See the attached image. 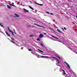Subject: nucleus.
I'll use <instances>...</instances> for the list:
<instances>
[{
  "mask_svg": "<svg viewBox=\"0 0 77 77\" xmlns=\"http://www.w3.org/2000/svg\"><path fill=\"white\" fill-rule=\"evenodd\" d=\"M34 25H36L37 26H38V27H43V28H44L45 29V27H44V26H40L39 25H38L36 23L34 24Z\"/></svg>",
  "mask_w": 77,
  "mask_h": 77,
  "instance_id": "obj_1",
  "label": "nucleus"
},
{
  "mask_svg": "<svg viewBox=\"0 0 77 77\" xmlns=\"http://www.w3.org/2000/svg\"><path fill=\"white\" fill-rule=\"evenodd\" d=\"M34 3L36 4L37 5H40V6H43V4H39V3H37L36 2H34Z\"/></svg>",
  "mask_w": 77,
  "mask_h": 77,
  "instance_id": "obj_2",
  "label": "nucleus"
},
{
  "mask_svg": "<svg viewBox=\"0 0 77 77\" xmlns=\"http://www.w3.org/2000/svg\"><path fill=\"white\" fill-rule=\"evenodd\" d=\"M38 57V58H39L40 57L44 58V57H48V56H41V57Z\"/></svg>",
  "mask_w": 77,
  "mask_h": 77,
  "instance_id": "obj_3",
  "label": "nucleus"
},
{
  "mask_svg": "<svg viewBox=\"0 0 77 77\" xmlns=\"http://www.w3.org/2000/svg\"><path fill=\"white\" fill-rule=\"evenodd\" d=\"M43 36H44V35H43V34H40L39 35V37L40 38H42V37H43Z\"/></svg>",
  "mask_w": 77,
  "mask_h": 77,
  "instance_id": "obj_4",
  "label": "nucleus"
},
{
  "mask_svg": "<svg viewBox=\"0 0 77 77\" xmlns=\"http://www.w3.org/2000/svg\"><path fill=\"white\" fill-rule=\"evenodd\" d=\"M5 32L6 33L7 35H8V36H9V37H10V36H11V35H10L9 34H8V32H7L5 31Z\"/></svg>",
  "mask_w": 77,
  "mask_h": 77,
  "instance_id": "obj_5",
  "label": "nucleus"
},
{
  "mask_svg": "<svg viewBox=\"0 0 77 77\" xmlns=\"http://www.w3.org/2000/svg\"><path fill=\"white\" fill-rule=\"evenodd\" d=\"M51 36H52V37H53V38H55V39H59L57 38L56 37H55L52 35H51Z\"/></svg>",
  "mask_w": 77,
  "mask_h": 77,
  "instance_id": "obj_6",
  "label": "nucleus"
},
{
  "mask_svg": "<svg viewBox=\"0 0 77 77\" xmlns=\"http://www.w3.org/2000/svg\"><path fill=\"white\" fill-rule=\"evenodd\" d=\"M8 9H11V7H10V6H9V5H7V6Z\"/></svg>",
  "mask_w": 77,
  "mask_h": 77,
  "instance_id": "obj_7",
  "label": "nucleus"
},
{
  "mask_svg": "<svg viewBox=\"0 0 77 77\" xmlns=\"http://www.w3.org/2000/svg\"><path fill=\"white\" fill-rule=\"evenodd\" d=\"M23 10L25 11V12H29V11L25 9V8L23 9Z\"/></svg>",
  "mask_w": 77,
  "mask_h": 77,
  "instance_id": "obj_8",
  "label": "nucleus"
},
{
  "mask_svg": "<svg viewBox=\"0 0 77 77\" xmlns=\"http://www.w3.org/2000/svg\"><path fill=\"white\" fill-rule=\"evenodd\" d=\"M15 15L16 16H15V17H19V15L16 14H15Z\"/></svg>",
  "mask_w": 77,
  "mask_h": 77,
  "instance_id": "obj_9",
  "label": "nucleus"
},
{
  "mask_svg": "<svg viewBox=\"0 0 77 77\" xmlns=\"http://www.w3.org/2000/svg\"><path fill=\"white\" fill-rule=\"evenodd\" d=\"M8 29L10 32H12V31H11V30L10 29H9V27H8Z\"/></svg>",
  "mask_w": 77,
  "mask_h": 77,
  "instance_id": "obj_10",
  "label": "nucleus"
},
{
  "mask_svg": "<svg viewBox=\"0 0 77 77\" xmlns=\"http://www.w3.org/2000/svg\"><path fill=\"white\" fill-rule=\"evenodd\" d=\"M57 31H58V32H60V33H62V32H61V31H60V30L59 29H57Z\"/></svg>",
  "mask_w": 77,
  "mask_h": 77,
  "instance_id": "obj_11",
  "label": "nucleus"
},
{
  "mask_svg": "<svg viewBox=\"0 0 77 77\" xmlns=\"http://www.w3.org/2000/svg\"><path fill=\"white\" fill-rule=\"evenodd\" d=\"M66 66H67V67H68V68L69 69H70V66H69V65H68V64H67L66 65Z\"/></svg>",
  "mask_w": 77,
  "mask_h": 77,
  "instance_id": "obj_12",
  "label": "nucleus"
},
{
  "mask_svg": "<svg viewBox=\"0 0 77 77\" xmlns=\"http://www.w3.org/2000/svg\"><path fill=\"white\" fill-rule=\"evenodd\" d=\"M53 57V59H57V60H58V63H59V60H58V59H57V58L55 57Z\"/></svg>",
  "mask_w": 77,
  "mask_h": 77,
  "instance_id": "obj_13",
  "label": "nucleus"
},
{
  "mask_svg": "<svg viewBox=\"0 0 77 77\" xmlns=\"http://www.w3.org/2000/svg\"><path fill=\"white\" fill-rule=\"evenodd\" d=\"M38 51H39L40 52H41L42 53H44V51L41 50L40 49L38 50Z\"/></svg>",
  "mask_w": 77,
  "mask_h": 77,
  "instance_id": "obj_14",
  "label": "nucleus"
},
{
  "mask_svg": "<svg viewBox=\"0 0 77 77\" xmlns=\"http://www.w3.org/2000/svg\"><path fill=\"white\" fill-rule=\"evenodd\" d=\"M63 73L64 74H66V73H65V70H63Z\"/></svg>",
  "mask_w": 77,
  "mask_h": 77,
  "instance_id": "obj_15",
  "label": "nucleus"
},
{
  "mask_svg": "<svg viewBox=\"0 0 77 77\" xmlns=\"http://www.w3.org/2000/svg\"><path fill=\"white\" fill-rule=\"evenodd\" d=\"M37 40V41H40V39L39 38H38Z\"/></svg>",
  "mask_w": 77,
  "mask_h": 77,
  "instance_id": "obj_16",
  "label": "nucleus"
},
{
  "mask_svg": "<svg viewBox=\"0 0 77 77\" xmlns=\"http://www.w3.org/2000/svg\"><path fill=\"white\" fill-rule=\"evenodd\" d=\"M46 13H47V14H50V13H49V12L46 11Z\"/></svg>",
  "mask_w": 77,
  "mask_h": 77,
  "instance_id": "obj_17",
  "label": "nucleus"
},
{
  "mask_svg": "<svg viewBox=\"0 0 77 77\" xmlns=\"http://www.w3.org/2000/svg\"><path fill=\"white\" fill-rule=\"evenodd\" d=\"M11 41V42H13V44H15V42H14V41Z\"/></svg>",
  "mask_w": 77,
  "mask_h": 77,
  "instance_id": "obj_18",
  "label": "nucleus"
},
{
  "mask_svg": "<svg viewBox=\"0 0 77 77\" xmlns=\"http://www.w3.org/2000/svg\"><path fill=\"white\" fill-rule=\"evenodd\" d=\"M29 36L30 37H33V35H29Z\"/></svg>",
  "mask_w": 77,
  "mask_h": 77,
  "instance_id": "obj_19",
  "label": "nucleus"
},
{
  "mask_svg": "<svg viewBox=\"0 0 77 77\" xmlns=\"http://www.w3.org/2000/svg\"><path fill=\"white\" fill-rule=\"evenodd\" d=\"M57 56V57H58V58H59L60 59V57H59V56Z\"/></svg>",
  "mask_w": 77,
  "mask_h": 77,
  "instance_id": "obj_20",
  "label": "nucleus"
},
{
  "mask_svg": "<svg viewBox=\"0 0 77 77\" xmlns=\"http://www.w3.org/2000/svg\"><path fill=\"white\" fill-rule=\"evenodd\" d=\"M0 26H1V27H3V25H2V24L0 23Z\"/></svg>",
  "mask_w": 77,
  "mask_h": 77,
  "instance_id": "obj_21",
  "label": "nucleus"
},
{
  "mask_svg": "<svg viewBox=\"0 0 77 77\" xmlns=\"http://www.w3.org/2000/svg\"><path fill=\"white\" fill-rule=\"evenodd\" d=\"M8 4H9V5H11V6H12V4L10 3H9Z\"/></svg>",
  "mask_w": 77,
  "mask_h": 77,
  "instance_id": "obj_22",
  "label": "nucleus"
},
{
  "mask_svg": "<svg viewBox=\"0 0 77 77\" xmlns=\"http://www.w3.org/2000/svg\"><path fill=\"white\" fill-rule=\"evenodd\" d=\"M29 51H32V49H29Z\"/></svg>",
  "mask_w": 77,
  "mask_h": 77,
  "instance_id": "obj_23",
  "label": "nucleus"
},
{
  "mask_svg": "<svg viewBox=\"0 0 77 77\" xmlns=\"http://www.w3.org/2000/svg\"><path fill=\"white\" fill-rule=\"evenodd\" d=\"M29 8L30 9H31V8H32L31 6H29Z\"/></svg>",
  "mask_w": 77,
  "mask_h": 77,
  "instance_id": "obj_24",
  "label": "nucleus"
},
{
  "mask_svg": "<svg viewBox=\"0 0 77 77\" xmlns=\"http://www.w3.org/2000/svg\"><path fill=\"white\" fill-rule=\"evenodd\" d=\"M31 9H32L33 11V10H34V9H33V8H32V7L31 8Z\"/></svg>",
  "mask_w": 77,
  "mask_h": 77,
  "instance_id": "obj_25",
  "label": "nucleus"
},
{
  "mask_svg": "<svg viewBox=\"0 0 77 77\" xmlns=\"http://www.w3.org/2000/svg\"><path fill=\"white\" fill-rule=\"evenodd\" d=\"M12 32V35H14V32Z\"/></svg>",
  "mask_w": 77,
  "mask_h": 77,
  "instance_id": "obj_26",
  "label": "nucleus"
},
{
  "mask_svg": "<svg viewBox=\"0 0 77 77\" xmlns=\"http://www.w3.org/2000/svg\"><path fill=\"white\" fill-rule=\"evenodd\" d=\"M41 46H42V47H43V45H42V44L41 43Z\"/></svg>",
  "mask_w": 77,
  "mask_h": 77,
  "instance_id": "obj_27",
  "label": "nucleus"
},
{
  "mask_svg": "<svg viewBox=\"0 0 77 77\" xmlns=\"http://www.w3.org/2000/svg\"><path fill=\"white\" fill-rule=\"evenodd\" d=\"M60 71H63V70L62 69H60Z\"/></svg>",
  "mask_w": 77,
  "mask_h": 77,
  "instance_id": "obj_28",
  "label": "nucleus"
},
{
  "mask_svg": "<svg viewBox=\"0 0 77 77\" xmlns=\"http://www.w3.org/2000/svg\"><path fill=\"white\" fill-rule=\"evenodd\" d=\"M50 14H51V15H54L53 13H50Z\"/></svg>",
  "mask_w": 77,
  "mask_h": 77,
  "instance_id": "obj_29",
  "label": "nucleus"
},
{
  "mask_svg": "<svg viewBox=\"0 0 77 77\" xmlns=\"http://www.w3.org/2000/svg\"><path fill=\"white\" fill-rule=\"evenodd\" d=\"M65 63H66V64L67 65L68 64V63H67L66 62H64Z\"/></svg>",
  "mask_w": 77,
  "mask_h": 77,
  "instance_id": "obj_30",
  "label": "nucleus"
},
{
  "mask_svg": "<svg viewBox=\"0 0 77 77\" xmlns=\"http://www.w3.org/2000/svg\"><path fill=\"white\" fill-rule=\"evenodd\" d=\"M64 29L65 30H66V28H65V27L64 28Z\"/></svg>",
  "mask_w": 77,
  "mask_h": 77,
  "instance_id": "obj_31",
  "label": "nucleus"
},
{
  "mask_svg": "<svg viewBox=\"0 0 77 77\" xmlns=\"http://www.w3.org/2000/svg\"><path fill=\"white\" fill-rule=\"evenodd\" d=\"M49 28V29H51V30H53V31L54 30L53 29H51V28Z\"/></svg>",
  "mask_w": 77,
  "mask_h": 77,
  "instance_id": "obj_32",
  "label": "nucleus"
},
{
  "mask_svg": "<svg viewBox=\"0 0 77 77\" xmlns=\"http://www.w3.org/2000/svg\"><path fill=\"white\" fill-rule=\"evenodd\" d=\"M31 26H30V25H28V27H30Z\"/></svg>",
  "mask_w": 77,
  "mask_h": 77,
  "instance_id": "obj_33",
  "label": "nucleus"
},
{
  "mask_svg": "<svg viewBox=\"0 0 77 77\" xmlns=\"http://www.w3.org/2000/svg\"><path fill=\"white\" fill-rule=\"evenodd\" d=\"M12 6H13L14 7L15 6V5H13V4L12 5Z\"/></svg>",
  "mask_w": 77,
  "mask_h": 77,
  "instance_id": "obj_34",
  "label": "nucleus"
},
{
  "mask_svg": "<svg viewBox=\"0 0 77 77\" xmlns=\"http://www.w3.org/2000/svg\"><path fill=\"white\" fill-rule=\"evenodd\" d=\"M37 56H40L39 55V54H37Z\"/></svg>",
  "mask_w": 77,
  "mask_h": 77,
  "instance_id": "obj_35",
  "label": "nucleus"
},
{
  "mask_svg": "<svg viewBox=\"0 0 77 77\" xmlns=\"http://www.w3.org/2000/svg\"><path fill=\"white\" fill-rule=\"evenodd\" d=\"M32 27H35V26H32Z\"/></svg>",
  "mask_w": 77,
  "mask_h": 77,
  "instance_id": "obj_36",
  "label": "nucleus"
},
{
  "mask_svg": "<svg viewBox=\"0 0 77 77\" xmlns=\"http://www.w3.org/2000/svg\"><path fill=\"white\" fill-rule=\"evenodd\" d=\"M73 52H74V53H76V52H77L76 51V52H75V51H73Z\"/></svg>",
  "mask_w": 77,
  "mask_h": 77,
  "instance_id": "obj_37",
  "label": "nucleus"
},
{
  "mask_svg": "<svg viewBox=\"0 0 77 77\" xmlns=\"http://www.w3.org/2000/svg\"><path fill=\"white\" fill-rule=\"evenodd\" d=\"M62 29H63V30L64 31V29H63V28H62Z\"/></svg>",
  "mask_w": 77,
  "mask_h": 77,
  "instance_id": "obj_38",
  "label": "nucleus"
},
{
  "mask_svg": "<svg viewBox=\"0 0 77 77\" xmlns=\"http://www.w3.org/2000/svg\"><path fill=\"white\" fill-rule=\"evenodd\" d=\"M70 50H72V48H70Z\"/></svg>",
  "mask_w": 77,
  "mask_h": 77,
  "instance_id": "obj_39",
  "label": "nucleus"
},
{
  "mask_svg": "<svg viewBox=\"0 0 77 77\" xmlns=\"http://www.w3.org/2000/svg\"><path fill=\"white\" fill-rule=\"evenodd\" d=\"M76 18H77V15H76Z\"/></svg>",
  "mask_w": 77,
  "mask_h": 77,
  "instance_id": "obj_40",
  "label": "nucleus"
},
{
  "mask_svg": "<svg viewBox=\"0 0 77 77\" xmlns=\"http://www.w3.org/2000/svg\"><path fill=\"white\" fill-rule=\"evenodd\" d=\"M45 34H46V33H45Z\"/></svg>",
  "mask_w": 77,
  "mask_h": 77,
  "instance_id": "obj_41",
  "label": "nucleus"
},
{
  "mask_svg": "<svg viewBox=\"0 0 77 77\" xmlns=\"http://www.w3.org/2000/svg\"><path fill=\"white\" fill-rule=\"evenodd\" d=\"M76 54H77V52H76Z\"/></svg>",
  "mask_w": 77,
  "mask_h": 77,
  "instance_id": "obj_42",
  "label": "nucleus"
},
{
  "mask_svg": "<svg viewBox=\"0 0 77 77\" xmlns=\"http://www.w3.org/2000/svg\"><path fill=\"white\" fill-rule=\"evenodd\" d=\"M31 2V3H32V2Z\"/></svg>",
  "mask_w": 77,
  "mask_h": 77,
  "instance_id": "obj_43",
  "label": "nucleus"
},
{
  "mask_svg": "<svg viewBox=\"0 0 77 77\" xmlns=\"http://www.w3.org/2000/svg\"><path fill=\"white\" fill-rule=\"evenodd\" d=\"M57 16H58V15L57 14Z\"/></svg>",
  "mask_w": 77,
  "mask_h": 77,
  "instance_id": "obj_44",
  "label": "nucleus"
}]
</instances>
